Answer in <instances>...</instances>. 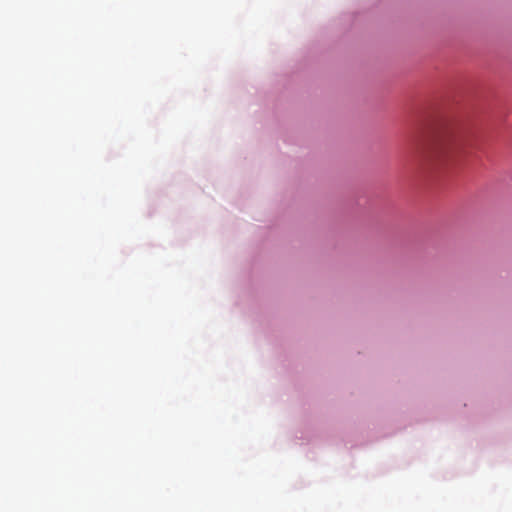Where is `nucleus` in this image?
Masks as SVG:
<instances>
[{
    "instance_id": "f257e3e1",
    "label": "nucleus",
    "mask_w": 512,
    "mask_h": 512,
    "mask_svg": "<svg viewBox=\"0 0 512 512\" xmlns=\"http://www.w3.org/2000/svg\"><path fill=\"white\" fill-rule=\"evenodd\" d=\"M475 144L473 131L463 124H449L435 135L428 147L416 143L414 150L420 156L446 162L467 153Z\"/></svg>"
}]
</instances>
